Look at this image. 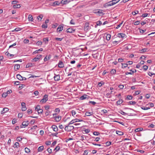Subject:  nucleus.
I'll return each mask as SVG.
<instances>
[{
	"label": "nucleus",
	"instance_id": "obj_1",
	"mask_svg": "<svg viewBox=\"0 0 155 155\" xmlns=\"http://www.w3.org/2000/svg\"><path fill=\"white\" fill-rule=\"evenodd\" d=\"M69 124L67 126H66L64 128V130L67 131H70L74 129V127L72 126H69Z\"/></svg>",
	"mask_w": 155,
	"mask_h": 155
},
{
	"label": "nucleus",
	"instance_id": "obj_2",
	"mask_svg": "<svg viewBox=\"0 0 155 155\" xmlns=\"http://www.w3.org/2000/svg\"><path fill=\"white\" fill-rule=\"evenodd\" d=\"M48 95L45 94L43 98L40 101V102L42 103H45L48 100Z\"/></svg>",
	"mask_w": 155,
	"mask_h": 155
},
{
	"label": "nucleus",
	"instance_id": "obj_3",
	"mask_svg": "<svg viewBox=\"0 0 155 155\" xmlns=\"http://www.w3.org/2000/svg\"><path fill=\"white\" fill-rule=\"evenodd\" d=\"M29 122L28 120L24 121L22 124V125H21L20 127L21 128L23 127L22 126H25V127H26L29 124Z\"/></svg>",
	"mask_w": 155,
	"mask_h": 155
},
{
	"label": "nucleus",
	"instance_id": "obj_4",
	"mask_svg": "<svg viewBox=\"0 0 155 155\" xmlns=\"http://www.w3.org/2000/svg\"><path fill=\"white\" fill-rule=\"evenodd\" d=\"M83 120H80L78 119H76L74 120H71L69 123V125H70L71 124H73L74 123L78 122H81V121H82Z\"/></svg>",
	"mask_w": 155,
	"mask_h": 155
},
{
	"label": "nucleus",
	"instance_id": "obj_5",
	"mask_svg": "<svg viewBox=\"0 0 155 155\" xmlns=\"http://www.w3.org/2000/svg\"><path fill=\"white\" fill-rule=\"evenodd\" d=\"M21 106H22L21 110L22 111H25L27 109L25 104L24 102H22L21 103Z\"/></svg>",
	"mask_w": 155,
	"mask_h": 155
},
{
	"label": "nucleus",
	"instance_id": "obj_6",
	"mask_svg": "<svg viewBox=\"0 0 155 155\" xmlns=\"http://www.w3.org/2000/svg\"><path fill=\"white\" fill-rule=\"evenodd\" d=\"M63 25L61 24L59 25L57 29V31L60 32L63 29Z\"/></svg>",
	"mask_w": 155,
	"mask_h": 155
},
{
	"label": "nucleus",
	"instance_id": "obj_7",
	"mask_svg": "<svg viewBox=\"0 0 155 155\" xmlns=\"http://www.w3.org/2000/svg\"><path fill=\"white\" fill-rule=\"evenodd\" d=\"M41 56V55H38L34 59H33V60L34 61H37L40 58Z\"/></svg>",
	"mask_w": 155,
	"mask_h": 155
},
{
	"label": "nucleus",
	"instance_id": "obj_8",
	"mask_svg": "<svg viewBox=\"0 0 155 155\" xmlns=\"http://www.w3.org/2000/svg\"><path fill=\"white\" fill-rule=\"evenodd\" d=\"M55 81H58L60 80V76L59 74L56 75L54 74V77Z\"/></svg>",
	"mask_w": 155,
	"mask_h": 155
},
{
	"label": "nucleus",
	"instance_id": "obj_9",
	"mask_svg": "<svg viewBox=\"0 0 155 155\" xmlns=\"http://www.w3.org/2000/svg\"><path fill=\"white\" fill-rule=\"evenodd\" d=\"M117 36L119 38H123L126 36V35L125 34L119 33L117 34Z\"/></svg>",
	"mask_w": 155,
	"mask_h": 155
},
{
	"label": "nucleus",
	"instance_id": "obj_10",
	"mask_svg": "<svg viewBox=\"0 0 155 155\" xmlns=\"http://www.w3.org/2000/svg\"><path fill=\"white\" fill-rule=\"evenodd\" d=\"M89 24L88 23H86L85 24L84 26V30L85 31H87L88 29H89Z\"/></svg>",
	"mask_w": 155,
	"mask_h": 155
},
{
	"label": "nucleus",
	"instance_id": "obj_11",
	"mask_svg": "<svg viewBox=\"0 0 155 155\" xmlns=\"http://www.w3.org/2000/svg\"><path fill=\"white\" fill-rule=\"evenodd\" d=\"M93 114V112H90L89 110L87 111L85 113V115L87 116H90Z\"/></svg>",
	"mask_w": 155,
	"mask_h": 155
},
{
	"label": "nucleus",
	"instance_id": "obj_12",
	"mask_svg": "<svg viewBox=\"0 0 155 155\" xmlns=\"http://www.w3.org/2000/svg\"><path fill=\"white\" fill-rule=\"evenodd\" d=\"M89 96L85 94L83 95V96H81L80 97V100H84L87 98H88Z\"/></svg>",
	"mask_w": 155,
	"mask_h": 155
},
{
	"label": "nucleus",
	"instance_id": "obj_13",
	"mask_svg": "<svg viewBox=\"0 0 155 155\" xmlns=\"http://www.w3.org/2000/svg\"><path fill=\"white\" fill-rule=\"evenodd\" d=\"M58 66L60 68H62L64 67V64L62 61H59L58 64Z\"/></svg>",
	"mask_w": 155,
	"mask_h": 155
},
{
	"label": "nucleus",
	"instance_id": "obj_14",
	"mask_svg": "<svg viewBox=\"0 0 155 155\" xmlns=\"http://www.w3.org/2000/svg\"><path fill=\"white\" fill-rule=\"evenodd\" d=\"M9 110V109L7 107H5L3 108L2 110L1 111V114H4L7 112Z\"/></svg>",
	"mask_w": 155,
	"mask_h": 155
},
{
	"label": "nucleus",
	"instance_id": "obj_15",
	"mask_svg": "<svg viewBox=\"0 0 155 155\" xmlns=\"http://www.w3.org/2000/svg\"><path fill=\"white\" fill-rule=\"evenodd\" d=\"M72 116L74 117H78V115L76 114V113L74 110H72L71 111Z\"/></svg>",
	"mask_w": 155,
	"mask_h": 155
},
{
	"label": "nucleus",
	"instance_id": "obj_16",
	"mask_svg": "<svg viewBox=\"0 0 155 155\" xmlns=\"http://www.w3.org/2000/svg\"><path fill=\"white\" fill-rule=\"evenodd\" d=\"M60 4V2L58 1H55L52 4V6H55L57 5H59Z\"/></svg>",
	"mask_w": 155,
	"mask_h": 155
},
{
	"label": "nucleus",
	"instance_id": "obj_17",
	"mask_svg": "<svg viewBox=\"0 0 155 155\" xmlns=\"http://www.w3.org/2000/svg\"><path fill=\"white\" fill-rule=\"evenodd\" d=\"M101 10H96L94 11V13H98L99 14H101L103 13Z\"/></svg>",
	"mask_w": 155,
	"mask_h": 155
},
{
	"label": "nucleus",
	"instance_id": "obj_18",
	"mask_svg": "<svg viewBox=\"0 0 155 155\" xmlns=\"http://www.w3.org/2000/svg\"><path fill=\"white\" fill-rule=\"evenodd\" d=\"M20 68V65L19 64H15L14 66V69L15 71H17L19 70Z\"/></svg>",
	"mask_w": 155,
	"mask_h": 155
},
{
	"label": "nucleus",
	"instance_id": "obj_19",
	"mask_svg": "<svg viewBox=\"0 0 155 155\" xmlns=\"http://www.w3.org/2000/svg\"><path fill=\"white\" fill-rule=\"evenodd\" d=\"M71 1H68V0H62L61 2V3L63 4H66L69 2Z\"/></svg>",
	"mask_w": 155,
	"mask_h": 155
},
{
	"label": "nucleus",
	"instance_id": "obj_20",
	"mask_svg": "<svg viewBox=\"0 0 155 155\" xmlns=\"http://www.w3.org/2000/svg\"><path fill=\"white\" fill-rule=\"evenodd\" d=\"M51 128H52L53 130L55 132L58 131V127H57L55 125H53L51 126Z\"/></svg>",
	"mask_w": 155,
	"mask_h": 155
},
{
	"label": "nucleus",
	"instance_id": "obj_21",
	"mask_svg": "<svg viewBox=\"0 0 155 155\" xmlns=\"http://www.w3.org/2000/svg\"><path fill=\"white\" fill-rule=\"evenodd\" d=\"M74 31V30L73 29L71 28H69L67 30V32L73 33Z\"/></svg>",
	"mask_w": 155,
	"mask_h": 155
},
{
	"label": "nucleus",
	"instance_id": "obj_22",
	"mask_svg": "<svg viewBox=\"0 0 155 155\" xmlns=\"http://www.w3.org/2000/svg\"><path fill=\"white\" fill-rule=\"evenodd\" d=\"M61 119V117L59 116L55 117V120L57 122H58Z\"/></svg>",
	"mask_w": 155,
	"mask_h": 155
},
{
	"label": "nucleus",
	"instance_id": "obj_23",
	"mask_svg": "<svg viewBox=\"0 0 155 155\" xmlns=\"http://www.w3.org/2000/svg\"><path fill=\"white\" fill-rule=\"evenodd\" d=\"M112 1L111 2H108L106 3L105 4V7H108L109 6H111L112 5H112Z\"/></svg>",
	"mask_w": 155,
	"mask_h": 155
},
{
	"label": "nucleus",
	"instance_id": "obj_24",
	"mask_svg": "<svg viewBox=\"0 0 155 155\" xmlns=\"http://www.w3.org/2000/svg\"><path fill=\"white\" fill-rule=\"evenodd\" d=\"M123 102L122 99H120L117 101L116 102L117 105H119L120 104H122Z\"/></svg>",
	"mask_w": 155,
	"mask_h": 155
},
{
	"label": "nucleus",
	"instance_id": "obj_25",
	"mask_svg": "<svg viewBox=\"0 0 155 155\" xmlns=\"http://www.w3.org/2000/svg\"><path fill=\"white\" fill-rule=\"evenodd\" d=\"M43 41L45 43V44H47L49 41V39L48 37L44 38H43Z\"/></svg>",
	"mask_w": 155,
	"mask_h": 155
},
{
	"label": "nucleus",
	"instance_id": "obj_26",
	"mask_svg": "<svg viewBox=\"0 0 155 155\" xmlns=\"http://www.w3.org/2000/svg\"><path fill=\"white\" fill-rule=\"evenodd\" d=\"M17 78L20 81H23V77L21 76L20 74H18L16 76Z\"/></svg>",
	"mask_w": 155,
	"mask_h": 155
},
{
	"label": "nucleus",
	"instance_id": "obj_27",
	"mask_svg": "<svg viewBox=\"0 0 155 155\" xmlns=\"http://www.w3.org/2000/svg\"><path fill=\"white\" fill-rule=\"evenodd\" d=\"M148 49V48H147L142 49L141 50H140V53H143L147 51Z\"/></svg>",
	"mask_w": 155,
	"mask_h": 155
},
{
	"label": "nucleus",
	"instance_id": "obj_28",
	"mask_svg": "<svg viewBox=\"0 0 155 155\" xmlns=\"http://www.w3.org/2000/svg\"><path fill=\"white\" fill-rule=\"evenodd\" d=\"M43 50V49L42 48H41L38 50H36L35 51L33 52V54H35L36 53H39V51H42Z\"/></svg>",
	"mask_w": 155,
	"mask_h": 155
},
{
	"label": "nucleus",
	"instance_id": "obj_29",
	"mask_svg": "<svg viewBox=\"0 0 155 155\" xmlns=\"http://www.w3.org/2000/svg\"><path fill=\"white\" fill-rule=\"evenodd\" d=\"M51 111H50L49 110H46V111L45 112V114L46 116H48L49 114L51 113Z\"/></svg>",
	"mask_w": 155,
	"mask_h": 155
},
{
	"label": "nucleus",
	"instance_id": "obj_30",
	"mask_svg": "<svg viewBox=\"0 0 155 155\" xmlns=\"http://www.w3.org/2000/svg\"><path fill=\"white\" fill-rule=\"evenodd\" d=\"M43 17V16L42 15H40L39 16H38L37 17V19L38 20V21H41Z\"/></svg>",
	"mask_w": 155,
	"mask_h": 155
},
{
	"label": "nucleus",
	"instance_id": "obj_31",
	"mask_svg": "<svg viewBox=\"0 0 155 155\" xmlns=\"http://www.w3.org/2000/svg\"><path fill=\"white\" fill-rule=\"evenodd\" d=\"M143 130V128L141 127L136 128L135 130V132H138L141 131Z\"/></svg>",
	"mask_w": 155,
	"mask_h": 155
},
{
	"label": "nucleus",
	"instance_id": "obj_32",
	"mask_svg": "<svg viewBox=\"0 0 155 155\" xmlns=\"http://www.w3.org/2000/svg\"><path fill=\"white\" fill-rule=\"evenodd\" d=\"M110 73L111 74H115L116 73V70L114 69H112Z\"/></svg>",
	"mask_w": 155,
	"mask_h": 155
},
{
	"label": "nucleus",
	"instance_id": "obj_33",
	"mask_svg": "<svg viewBox=\"0 0 155 155\" xmlns=\"http://www.w3.org/2000/svg\"><path fill=\"white\" fill-rule=\"evenodd\" d=\"M20 7V4L15 5L13 6V8H19Z\"/></svg>",
	"mask_w": 155,
	"mask_h": 155
},
{
	"label": "nucleus",
	"instance_id": "obj_34",
	"mask_svg": "<svg viewBox=\"0 0 155 155\" xmlns=\"http://www.w3.org/2000/svg\"><path fill=\"white\" fill-rule=\"evenodd\" d=\"M44 149V146H41L39 147L38 149V152L41 151Z\"/></svg>",
	"mask_w": 155,
	"mask_h": 155
},
{
	"label": "nucleus",
	"instance_id": "obj_35",
	"mask_svg": "<svg viewBox=\"0 0 155 155\" xmlns=\"http://www.w3.org/2000/svg\"><path fill=\"white\" fill-rule=\"evenodd\" d=\"M116 133L119 135L121 136L123 134V133L121 131H116Z\"/></svg>",
	"mask_w": 155,
	"mask_h": 155
},
{
	"label": "nucleus",
	"instance_id": "obj_36",
	"mask_svg": "<svg viewBox=\"0 0 155 155\" xmlns=\"http://www.w3.org/2000/svg\"><path fill=\"white\" fill-rule=\"evenodd\" d=\"M33 64L32 63H29L27 64L26 66V68H28L30 67H31L33 66Z\"/></svg>",
	"mask_w": 155,
	"mask_h": 155
},
{
	"label": "nucleus",
	"instance_id": "obj_37",
	"mask_svg": "<svg viewBox=\"0 0 155 155\" xmlns=\"http://www.w3.org/2000/svg\"><path fill=\"white\" fill-rule=\"evenodd\" d=\"M120 1V0H113L112 1V5H114L116 3H117L118 2Z\"/></svg>",
	"mask_w": 155,
	"mask_h": 155
},
{
	"label": "nucleus",
	"instance_id": "obj_38",
	"mask_svg": "<svg viewBox=\"0 0 155 155\" xmlns=\"http://www.w3.org/2000/svg\"><path fill=\"white\" fill-rule=\"evenodd\" d=\"M84 138L85 139H86V137L84 135L81 136L80 137V140H81L83 141L84 140H85Z\"/></svg>",
	"mask_w": 155,
	"mask_h": 155
},
{
	"label": "nucleus",
	"instance_id": "obj_39",
	"mask_svg": "<svg viewBox=\"0 0 155 155\" xmlns=\"http://www.w3.org/2000/svg\"><path fill=\"white\" fill-rule=\"evenodd\" d=\"M28 19L29 20L31 21H32L33 20V16L31 15H28Z\"/></svg>",
	"mask_w": 155,
	"mask_h": 155
},
{
	"label": "nucleus",
	"instance_id": "obj_40",
	"mask_svg": "<svg viewBox=\"0 0 155 155\" xmlns=\"http://www.w3.org/2000/svg\"><path fill=\"white\" fill-rule=\"evenodd\" d=\"M111 35L109 34H107L106 36V39L107 40L109 41L110 40L111 38Z\"/></svg>",
	"mask_w": 155,
	"mask_h": 155
},
{
	"label": "nucleus",
	"instance_id": "obj_41",
	"mask_svg": "<svg viewBox=\"0 0 155 155\" xmlns=\"http://www.w3.org/2000/svg\"><path fill=\"white\" fill-rule=\"evenodd\" d=\"M121 64L122 65V68H126L128 65V64H123L122 63Z\"/></svg>",
	"mask_w": 155,
	"mask_h": 155
},
{
	"label": "nucleus",
	"instance_id": "obj_42",
	"mask_svg": "<svg viewBox=\"0 0 155 155\" xmlns=\"http://www.w3.org/2000/svg\"><path fill=\"white\" fill-rule=\"evenodd\" d=\"M44 107L46 110H48L50 109V106L48 105H46L44 106Z\"/></svg>",
	"mask_w": 155,
	"mask_h": 155
},
{
	"label": "nucleus",
	"instance_id": "obj_43",
	"mask_svg": "<svg viewBox=\"0 0 155 155\" xmlns=\"http://www.w3.org/2000/svg\"><path fill=\"white\" fill-rule=\"evenodd\" d=\"M50 55H49V56H46L44 59V61H47L50 59Z\"/></svg>",
	"mask_w": 155,
	"mask_h": 155
},
{
	"label": "nucleus",
	"instance_id": "obj_44",
	"mask_svg": "<svg viewBox=\"0 0 155 155\" xmlns=\"http://www.w3.org/2000/svg\"><path fill=\"white\" fill-rule=\"evenodd\" d=\"M119 42H120V41H114L112 42V45H113V46H115L117 44V43H119Z\"/></svg>",
	"mask_w": 155,
	"mask_h": 155
},
{
	"label": "nucleus",
	"instance_id": "obj_45",
	"mask_svg": "<svg viewBox=\"0 0 155 155\" xmlns=\"http://www.w3.org/2000/svg\"><path fill=\"white\" fill-rule=\"evenodd\" d=\"M40 109V106L39 105H38L35 108V110L37 111Z\"/></svg>",
	"mask_w": 155,
	"mask_h": 155
},
{
	"label": "nucleus",
	"instance_id": "obj_46",
	"mask_svg": "<svg viewBox=\"0 0 155 155\" xmlns=\"http://www.w3.org/2000/svg\"><path fill=\"white\" fill-rule=\"evenodd\" d=\"M25 152L27 153H28L30 151V149L28 148L27 147H26L25 148Z\"/></svg>",
	"mask_w": 155,
	"mask_h": 155
},
{
	"label": "nucleus",
	"instance_id": "obj_47",
	"mask_svg": "<svg viewBox=\"0 0 155 155\" xmlns=\"http://www.w3.org/2000/svg\"><path fill=\"white\" fill-rule=\"evenodd\" d=\"M129 103L130 105H135L136 104V102L135 101H130L129 102Z\"/></svg>",
	"mask_w": 155,
	"mask_h": 155
},
{
	"label": "nucleus",
	"instance_id": "obj_48",
	"mask_svg": "<svg viewBox=\"0 0 155 155\" xmlns=\"http://www.w3.org/2000/svg\"><path fill=\"white\" fill-rule=\"evenodd\" d=\"M81 66V64H77V65L75 66H74V67H73L74 68H79V67H80Z\"/></svg>",
	"mask_w": 155,
	"mask_h": 155
},
{
	"label": "nucleus",
	"instance_id": "obj_49",
	"mask_svg": "<svg viewBox=\"0 0 155 155\" xmlns=\"http://www.w3.org/2000/svg\"><path fill=\"white\" fill-rule=\"evenodd\" d=\"M130 71H132V72H127L125 73V74L126 75H127V74H133L134 73V71H132V70H130Z\"/></svg>",
	"mask_w": 155,
	"mask_h": 155
},
{
	"label": "nucleus",
	"instance_id": "obj_50",
	"mask_svg": "<svg viewBox=\"0 0 155 155\" xmlns=\"http://www.w3.org/2000/svg\"><path fill=\"white\" fill-rule=\"evenodd\" d=\"M60 149V147L59 146H57L54 149V150H56V151H58Z\"/></svg>",
	"mask_w": 155,
	"mask_h": 155
},
{
	"label": "nucleus",
	"instance_id": "obj_51",
	"mask_svg": "<svg viewBox=\"0 0 155 155\" xmlns=\"http://www.w3.org/2000/svg\"><path fill=\"white\" fill-rule=\"evenodd\" d=\"M8 95V93H4L2 95V96L3 97L5 98Z\"/></svg>",
	"mask_w": 155,
	"mask_h": 155
},
{
	"label": "nucleus",
	"instance_id": "obj_52",
	"mask_svg": "<svg viewBox=\"0 0 155 155\" xmlns=\"http://www.w3.org/2000/svg\"><path fill=\"white\" fill-rule=\"evenodd\" d=\"M42 42L41 41H38L36 43V45L38 46L41 45L42 44Z\"/></svg>",
	"mask_w": 155,
	"mask_h": 155
},
{
	"label": "nucleus",
	"instance_id": "obj_53",
	"mask_svg": "<svg viewBox=\"0 0 155 155\" xmlns=\"http://www.w3.org/2000/svg\"><path fill=\"white\" fill-rule=\"evenodd\" d=\"M138 12H139V11H138L137 10V11H135L134 12H132V14L133 15H136V14H138Z\"/></svg>",
	"mask_w": 155,
	"mask_h": 155
},
{
	"label": "nucleus",
	"instance_id": "obj_54",
	"mask_svg": "<svg viewBox=\"0 0 155 155\" xmlns=\"http://www.w3.org/2000/svg\"><path fill=\"white\" fill-rule=\"evenodd\" d=\"M140 92V91H137L135 92V94H134V95L135 96L139 94Z\"/></svg>",
	"mask_w": 155,
	"mask_h": 155
},
{
	"label": "nucleus",
	"instance_id": "obj_55",
	"mask_svg": "<svg viewBox=\"0 0 155 155\" xmlns=\"http://www.w3.org/2000/svg\"><path fill=\"white\" fill-rule=\"evenodd\" d=\"M101 112L103 113V114H104L105 113H107L108 112V111L106 110H101Z\"/></svg>",
	"mask_w": 155,
	"mask_h": 155
},
{
	"label": "nucleus",
	"instance_id": "obj_56",
	"mask_svg": "<svg viewBox=\"0 0 155 155\" xmlns=\"http://www.w3.org/2000/svg\"><path fill=\"white\" fill-rule=\"evenodd\" d=\"M19 143L18 142H16L15 144V146L14 147L15 148H18L19 147Z\"/></svg>",
	"mask_w": 155,
	"mask_h": 155
},
{
	"label": "nucleus",
	"instance_id": "obj_57",
	"mask_svg": "<svg viewBox=\"0 0 155 155\" xmlns=\"http://www.w3.org/2000/svg\"><path fill=\"white\" fill-rule=\"evenodd\" d=\"M141 108L143 110H147L150 109V108L149 107H141Z\"/></svg>",
	"mask_w": 155,
	"mask_h": 155
},
{
	"label": "nucleus",
	"instance_id": "obj_58",
	"mask_svg": "<svg viewBox=\"0 0 155 155\" xmlns=\"http://www.w3.org/2000/svg\"><path fill=\"white\" fill-rule=\"evenodd\" d=\"M133 98V97L131 95H128L127 97V98L129 100H131Z\"/></svg>",
	"mask_w": 155,
	"mask_h": 155
},
{
	"label": "nucleus",
	"instance_id": "obj_59",
	"mask_svg": "<svg viewBox=\"0 0 155 155\" xmlns=\"http://www.w3.org/2000/svg\"><path fill=\"white\" fill-rule=\"evenodd\" d=\"M48 27V25L47 24H43L42 25V27L43 28H46Z\"/></svg>",
	"mask_w": 155,
	"mask_h": 155
},
{
	"label": "nucleus",
	"instance_id": "obj_60",
	"mask_svg": "<svg viewBox=\"0 0 155 155\" xmlns=\"http://www.w3.org/2000/svg\"><path fill=\"white\" fill-rule=\"evenodd\" d=\"M149 15L148 14L146 13L143 14L141 16V17H147L148 16V15Z\"/></svg>",
	"mask_w": 155,
	"mask_h": 155
},
{
	"label": "nucleus",
	"instance_id": "obj_61",
	"mask_svg": "<svg viewBox=\"0 0 155 155\" xmlns=\"http://www.w3.org/2000/svg\"><path fill=\"white\" fill-rule=\"evenodd\" d=\"M29 40L27 39H25L24 40L23 42L24 43L27 44L29 43Z\"/></svg>",
	"mask_w": 155,
	"mask_h": 155
},
{
	"label": "nucleus",
	"instance_id": "obj_62",
	"mask_svg": "<svg viewBox=\"0 0 155 155\" xmlns=\"http://www.w3.org/2000/svg\"><path fill=\"white\" fill-rule=\"evenodd\" d=\"M102 24L101 21H97L96 23V25H101Z\"/></svg>",
	"mask_w": 155,
	"mask_h": 155
},
{
	"label": "nucleus",
	"instance_id": "obj_63",
	"mask_svg": "<svg viewBox=\"0 0 155 155\" xmlns=\"http://www.w3.org/2000/svg\"><path fill=\"white\" fill-rule=\"evenodd\" d=\"M104 83L103 82V81H101L100 82H99L98 83V86L99 87H100L102 85H104Z\"/></svg>",
	"mask_w": 155,
	"mask_h": 155
},
{
	"label": "nucleus",
	"instance_id": "obj_64",
	"mask_svg": "<svg viewBox=\"0 0 155 155\" xmlns=\"http://www.w3.org/2000/svg\"><path fill=\"white\" fill-rule=\"evenodd\" d=\"M143 69L145 71H146L147 70V69H148V66H147V65H144L143 67Z\"/></svg>",
	"mask_w": 155,
	"mask_h": 155
}]
</instances>
